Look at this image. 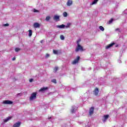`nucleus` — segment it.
Returning a JSON list of instances; mask_svg holds the SVG:
<instances>
[{"label": "nucleus", "instance_id": "obj_2", "mask_svg": "<svg viewBox=\"0 0 127 127\" xmlns=\"http://www.w3.org/2000/svg\"><path fill=\"white\" fill-rule=\"evenodd\" d=\"M36 92H33L32 93L31 97H30V101H33V100H35L36 99Z\"/></svg>", "mask_w": 127, "mask_h": 127}, {"label": "nucleus", "instance_id": "obj_5", "mask_svg": "<svg viewBox=\"0 0 127 127\" xmlns=\"http://www.w3.org/2000/svg\"><path fill=\"white\" fill-rule=\"evenodd\" d=\"M109 118H110V115H106L103 116V119H102L103 123H106Z\"/></svg>", "mask_w": 127, "mask_h": 127}, {"label": "nucleus", "instance_id": "obj_25", "mask_svg": "<svg viewBox=\"0 0 127 127\" xmlns=\"http://www.w3.org/2000/svg\"><path fill=\"white\" fill-rule=\"evenodd\" d=\"M113 21H114V19L113 18H112L111 19V20L109 21V24H111V23H112V22H113Z\"/></svg>", "mask_w": 127, "mask_h": 127}, {"label": "nucleus", "instance_id": "obj_36", "mask_svg": "<svg viewBox=\"0 0 127 127\" xmlns=\"http://www.w3.org/2000/svg\"><path fill=\"white\" fill-rule=\"evenodd\" d=\"M50 119H51V117H48L49 120H50Z\"/></svg>", "mask_w": 127, "mask_h": 127}, {"label": "nucleus", "instance_id": "obj_13", "mask_svg": "<svg viewBox=\"0 0 127 127\" xmlns=\"http://www.w3.org/2000/svg\"><path fill=\"white\" fill-rule=\"evenodd\" d=\"M48 89V87H43L41 88L40 89V92H44V91H46V90H47Z\"/></svg>", "mask_w": 127, "mask_h": 127}, {"label": "nucleus", "instance_id": "obj_7", "mask_svg": "<svg viewBox=\"0 0 127 127\" xmlns=\"http://www.w3.org/2000/svg\"><path fill=\"white\" fill-rule=\"evenodd\" d=\"M93 93L95 96H98L99 95V88L96 87L94 90L93 91Z\"/></svg>", "mask_w": 127, "mask_h": 127}, {"label": "nucleus", "instance_id": "obj_31", "mask_svg": "<svg viewBox=\"0 0 127 127\" xmlns=\"http://www.w3.org/2000/svg\"><path fill=\"white\" fill-rule=\"evenodd\" d=\"M12 61H14L15 60V57H14L12 59Z\"/></svg>", "mask_w": 127, "mask_h": 127}, {"label": "nucleus", "instance_id": "obj_33", "mask_svg": "<svg viewBox=\"0 0 127 127\" xmlns=\"http://www.w3.org/2000/svg\"><path fill=\"white\" fill-rule=\"evenodd\" d=\"M116 31H118V30H120V29H119V28H117V29H116Z\"/></svg>", "mask_w": 127, "mask_h": 127}, {"label": "nucleus", "instance_id": "obj_28", "mask_svg": "<svg viewBox=\"0 0 127 127\" xmlns=\"http://www.w3.org/2000/svg\"><path fill=\"white\" fill-rule=\"evenodd\" d=\"M45 57L46 58H49V57H50V55H49V54H46Z\"/></svg>", "mask_w": 127, "mask_h": 127}, {"label": "nucleus", "instance_id": "obj_29", "mask_svg": "<svg viewBox=\"0 0 127 127\" xmlns=\"http://www.w3.org/2000/svg\"><path fill=\"white\" fill-rule=\"evenodd\" d=\"M9 25V24L8 23H6L3 25V26H8Z\"/></svg>", "mask_w": 127, "mask_h": 127}, {"label": "nucleus", "instance_id": "obj_21", "mask_svg": "<svg viewBox=\"0 0 127 127\" xmlns=\"http://www.w3.org/2000/svg\"><path fill=\"white\" fill-rule=\"evenodd\" d=\"M32 35V30H29V36L30 37Z\"/></svg>", "mask_w": 127, "mask_h": 127}, {"label": "nucleus", "instance_id": "obj_26", "mask_svg": "<svg viewBox=\"0 0 127 127\" xmlns=\"http://www.w3.org/2000/svg\"><path fill=\"white\" fill-rule=\"evenodd\" d=\"M52 83H54V84H56L57 83L56 79H52Z\"/></svg>", "mask_w": 127, "mask_h": 127}, {"label": "nucleus", "instance_id": "obj_11", "mask_svg": "<svg viewBox=\"0 0 127 127\" xmlns=\"http://www.w3.org/2000/svg\"><path fill=\"white\" fill-rule=\"evenodd\" d=\"M34 27L35 28H39V27H40V24L37 22L35 23L34 24Z\"/></svg>", "mask_w": 127, "mask_h": 127}, {"label": "nucleus", "instance_id": "obj_16", "mask_svg": "<svg viewBox=\"0 0 127 127\" xmlns=\"http://www.w3.org/2000/svg\"><path fill=\"white\" fill-rule=\"evenodd\" d=\"M99 1V0H94L91 4V5H93V4H96Z\"/></svg>", "mask_w": 127, "mask_h": 127}, {"label": "nucleus", "instance_id": "obj_30", "mask_svg": "<svg viewBox=\"0 0 127 127\" xmlns=\"http://www.w3.org/2000/svg\"><path fill=\"white\" fill-rule=\"evenodd\" d=\"M33 81V79H32V78H31V79H29V82L30 83H31V82H32Z\"/></svg>", "mask_w": 127, "mask_h": 127}, {"label": "nucleus", "instance_id": "obj_10", "mask_svg": "<svg viewBox=\"0 0 127 127\" xmlns=\"http://www.w3.org/2000/svg\"><path fill=\"white\" fill-rule=\"evenodd\" d=\"M115 44V43H112L111 44H109L106 47V49H109V48H111V47L114 46Z\"/></svg>", "mask_w": 127, "mask_h": 127}, {"label": "nucleus", "instance_id": "obj_27", "mask_svg": "<svg viewBox=\"0 0 127 127\" xmlns=\"http://www.w3.org/2000/svg\"><path fill=\"white\" fill-rule=\"evenodd\" d=\"M50 19V16H47L46 18V20L47 21H49V20Z\"/></svg>", "mask_w": 127, "mask_h": 127}, {"label": "nucleus", "instance_id": "obj_15", "mask_svg": "<svg viewBox=\"0 0 127 127\" xmlns=\"http://www.w3.org/2000/svg\"><path fill=\"white\" fill-rule=\"evenodd\" d=\"M11 117H9L7 118L6 119H4L3 121L4 123H7V122H8V121L11 119Z\"/></svg>", "mask_w": 127, "mask_h": 127}, {"label": "nucleus", "instance_id": "obj_18", "mask_svg": "<svg viewBox=\"0 0 127 127\" xmlns=\"http://www.w3.org/2000/svg\"><path fill=\"white\" fill-rule=\"evenodd\" d=\"M99 29H100V30H101V31H104L105 30V28H104V27H103L102 26H99Z\"/></svg>", "mask_w": 127, "mask_h": 127}, {"label": "nucleus", "instance_id": "obj_6", "mask_svg": "<svg viewBox=\"0 0 127 127\" xmlns=\"http://www.w3.org/2000/svg\"><path fill=\"white\" fill-rule=\"evenodd\" d=\"M94 107H92L90 108L89 109V115L90 116H92V115H93V114H94Z\"/></svg>", "mask_w": 127, "mask_h": 127}, {"label": "nucleus", "instance_id": "obj_4", "mask_svg": "<svg viewBox=\"0 0 127 127\" xmlns=\"http://www.w3.org/2000/svg\"><path fill=\"white\" fill-rule=\"evenodd\" d=\"M3 104L4 105H11L12 104H13V102L10 100H5L3 101Z\"/></svg>", "mask_w": 127, "mask_h": 127}, {"label": "nucleus", "instance_id": "obj_22", "mask_svg": "<svg viewBox=\"0 0 127 127\" xmlns=\"http://www.w3.org/2000/svg\"><path fill=\"white\" fill-rule=\"evenodd\" d=\"M60 39H61V40H64L65 39V37L63 35H61L60 36Z\"/></svg>", "mask_w": 127, "mask_h": 127}, {"label": "nucleus", "instance_id": "obj_9", "mask_svg": "<svg viewBox=\"0 0 127 127\" xmlns=\"http://www.w3.org/2000/svg\"><path fill=\"white\" fill-rule=\"evenodd\" d=\"M66 4L68 6H71L73 4V1L72 0H68Z\"/></svg>", "mask_w": 127, "mask_h": 127}, {"label": "nucleus", "instance_id": "obj_20", "mask_svg": "<svg viewBox=\"0 0 127 127\" xmlns=\"http://www.w3.org/2000/svg\"><path fill=\"white\" fill-rule=\"evenodd\" d=\"M67 15H68V14L67 13V12H64L63 13V16H64V17H67Z\"/></svg>", "mask_w": 127, "mask_h": 127}, {"label": "nucleus", "instance_id": "obj_24", "mask_svg": "<svg viewBox=\"0 0 127 127\" xmlns=\"http://www.w3.org/2000/svg\"><path fill=\"white\" fill-rule=\"evenodd\" d=\"M15 52H18L19 51H20V49H19L18 48H16L15 49Z\"/></svg>", "mask_w": 127, "mask_h": 127}, {"label": "nucleus", "instance_id": "obj_19", "mask_svg": "<svg viewBox=\"0 0 127 127\" xmlns=\"http://www.w3.org/2000/svg\"><path fill=\"white\" fill-rule=\"evenodd\" d=\"M59 68L58 67V66H56L54 69V70L55 71V73H56V72H57V71H58V69Z\"/></svg>", "mask_w": 127, "mask_h": 127}, {"label": "nucleus", "instance_id": "obj_14", "mask_svg": "<svg viewBox=\"0 0 127 127\" xmlns=\"http://www.w3.org/2000/svg\"><path fill=\"white\" fill-rule=\"evenodd\" d=\"M56 27H57L58 28H64V27H65V25L62 24L60 25H57Z\"/></svg>", "mask_w": 127, "mask_h": 127}, {"label": "nucleus", "instance_id": "obj_35", "mask_svg": "<svg viewBox=\"0 0 127 127\" xmlns=\"http://www.w3.org/2000/svg\"><path fill=\"white\" fill-rule=\"evenodd\" d=\"M40 42H41V43H43V41H41Z\"/></svg>", "mask_w": 127, "mask_h": 127}, {"label": "nucleus", "instance_id": "obj_32", "mask_svg": "<svg viewBox=\"0 0 127 127\" xmlns=\"http://www.w3.org/2000/svg\"><path fill=\"white\" fill-rule=\"evenodd\" d=\"M34 12H38V10H35L34 11Z\"/></svg>", "mask_w": 127, "mask_h": 127}, {"label": "nucleus", "instance_id": "obj_1", "mask_svg": "<svg viewBox=\"0 0 127 127\" xmlns=\"http://www.w3.org/2000/svg\"><path fill=\"white\" fill-rule=\"evenodd\" d=\"M80 42H81V39H79L76 42V43L77 44V46L76 48L75 49V52H78V51H79V50H80L81 51H84V50L83 49V47H82L80 45Z\"/></svg>", "mask_w": 127, "mask_h": 127}, {"label": "nucleus", "instance_id": "obj_3", "mask_svg": "<svg viewBox=\"0 0 127 127\" xmlns=\"http://www.w3.org/2000/svg\"><path fill=\"white\" fill-rule=\"evenodd\" d=\"M79 60H80V57L78 56L76 59L72 62L71 64L73 65L77 64V63H79Z\"/></svg>", "mask_w": 127, "mask_h": 127}, {"label": "nucleus", "instance_id": "obj_8", "mask_svg": "<svg viewBox=\"0 0 127 127\" xmlns=\"http://www.w3.org/2000/svg\"><path fill=\"white\" fill-rule=\"evenodd\" d=\"M21 125V123L20 122H18L16 123L13 125L12 127H20V125Z\"/></svg>", "mask_w": 127, "mask_h": 127}, {"label": "nucleus", "instance_id": "obj_34", "mask_svg": "<svg viewBox=\"0 0 127 127\" xmlns=\"http://www.w3.org/2000/svg\"><path fill=\"white\" fill-rule=\"evenodd\" d=\"M69 25H70V24H68V26H66V27H69Z\"/></svg>", "mask_w": 127, "mask_h": 127}, {"label": "nucleus", "instance_id": "obj_17", "mask_svg": "<svg viewBox=\"0 0 127 127\" xmlns=\"http://www.w3.org/2000/svg\"><path fill=\"white\" fill-rule=\"evenodd\" d=\"M76 110V108H75V107H72V109L70 111L71 114H74V113H75V110Z\"/></svg>", "mask_w": 127, "mask_h": 127}, {"label": "nucleus", "instance_id": "obj_12", "mask_svg": "<svg viewBox=\"0 0 127 127\" xmlns=\"http://www.w3.org/2000/svg\"><path fill=\"white\" fill-rule=\"evenodd\" d=\"M60 18V16L56 15L54 17V20H56L57 21H58V20L59 21Z\"/></svg>", "mask_w": 127, "mask_h": 127}, {"label": "nucleus", "instance_id": "obj_23", "mask_svg": "<svg viewBox=\"0 0 127 127\" xmlns=\"http://www.w3.org/2000/svg\"><path fill=\"white\" fill-rule=\"evenodd\" d=\"M53 52L54 54H58V51L57 50H53Z\"/></svg>", "mask_w": 127, "mask_h": 127}]
</instances>
